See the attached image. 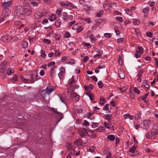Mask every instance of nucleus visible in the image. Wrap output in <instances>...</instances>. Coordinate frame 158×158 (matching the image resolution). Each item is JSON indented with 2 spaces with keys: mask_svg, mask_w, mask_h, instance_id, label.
<instances>
[{
  "mask_svg": "<svg viewBox=\"0 0 158 158\" xmlns=\"http://www.w3.org/2000/svg\"><path fill=\"white\" fill-rule=\"evenodd\" d=\"M143 84H144V86L147 88H148L149 87V85L147 84V81L144 80L143 82Z\"/></svg>",
  "mask_w": 158,
  "mask_h": 158,
  "instance_id": "42",
  "label": "nucleus"
},
{
  "mask_svg": "<svg viewBox=\"0 0 158 158\" xmlns=\"http://www.w3.org/2000/svg\"><path fill=\"white\" fill-rule=\"evenodd\" d=\"M10 14V12L9 11L8 8H4L2 12V14L4 17H6L9 16Z\"/></svg>",
  "mask_w": 158,
  "mask_h": 158,
  "instance_id": "10",
  "label": "nucleus"
},
{
  "mask_svg": "<svg viewBox=\"0 0 158 158\" xmlns=\"http://www.w3.org/2000/svg\"><path fill=\"white\" fill-rule=\"evenodd\" d=\"M13 70L11 68H9L6 71V73L8 75H9L11 73H13Z\"/></svg>",
  "mask_w": 158,
  "mask_h": 158,
  "instance_id": "31",
  "label": "nucleus"
},
{
  "mask_svg": "<svg viewBox=\"0 0 158 158\" xmlns=\"http://www.w3.org/2000/svg\"><path fill=\"white\" fill-rule=\"evenodd\" d=\"M88 135V133L86 132H83L80 134V136L82 138L83 137L86 136Z\"/></svg>",
  "mask_w": 158,
  "mask_h": 158,
  "instance_id": "46",
  "label": "nucleus"
},
{
  "mask_svg": "<svg viewBox=\"0 0 158 158\" xmlns=\"http://www.w3.org/2000/svg\"><path fill=\"white\" fill-rule=\"evenodd\" d=\"M12 81L13 82H14L17 81L18 80V77L16 76H14L11 79Z\"/></svg>",
  "mask_w": 158,
  "mask_h": 158,
  "instance_id": "55",
  "label": "nucleus"
},
{
  "mask_svg": "<svg viewBox=\"0 0 158 158\" xmlns=\"http://www.w3.org/2000/svg\"><path fill=\"white\" fill-rule=\"evenodd\" d=\"M70 97L74 98L75 100L78 101L80 99V96L77 95L76 93L72 92L70 94Z\"/></svg>",
  "mask_w": 158,
  "mask_h": 158,
  "instance_id": "5",
  "label": "nucleus"
},
{
  "mask_svg": "<svg viewBox=\"0 0 158 158\" xmlns=\"http://www.w3.org/2000/svg\"><path fill=\"white\" fill-rule=\"evenodd\" d=\"M41 95L43 98L45 100V98L46 95L48 96V95L47 94V93L46 90H42L41 91Z\"/></svg>",
  "mask_w": 158,
  "mask_h": 158,
  "instance_id": "17",
  "label": "nucleus"
},
{
  "mask_svg": "<svg viewBox=\"0 0 158 158\" xmlns=\"http://www.w3.org/2000/svg\"><path fill=\"white\" fill-rule=\"evenodd\" d=\"M0 72L3 73L5 72V69L1 64H0Z\"/></svg>",
  "mask_w": 158,
  "mask_h": 158,
  "instance_id": "62",
  "label": "nucleus"
},
{
  "mask_svg": "<svg viewBox=\"0 0 158 158\" xmlns=\"http://www.w3.org/2000/svg\"><path fill=\"white\" fill-rule=\"evenodd\" d=\"M68 149L69 151L71 152L69 153V154H71L72 155L74 154L75 150L74 148V147L71 144H69L68 147Z\"/></svg>",
  "mask_w": 158,
  "mask_h": 158,
  "instance_id": "9",
  "label": "nucleus"
},
{
  "mask_svg": "<svg viewBox=\"0 0 158 158\" xmlns=\"http://www.w3.org/2000/svg\"><path fill=\"white\" fill-rule=\"evenodd\" d=\"M55 88L54 87H51L50 86L49 87H47L46 88V90L48 95V97H49V95L50 94L55 90Z\"/></svg>",
  "mask_w": 158,
  "mask_h": 158,
  "instance_id": "6",
  "label": "nucleus"
},
{
  "mask_svg": "<svg viewBox=\"0 0 158 158\" xmlns=\"http://www.w3.org/2000/svg\"><path fill=\"white\" fill-rule=\"evenodd\" d=\"M138 51L140 53L143 54V48L142 47H139L138 48Z\"/></svg>",
  "mask_w": 158,
  "mask_h": 158,
  "instance_id": "60",
  "label": "nucleus"
},
{
  "mask_svg": "<svg viewBox=\"0 0 158 158\" xmlns=\"http://www.w3.org/2000/svg\"><path fill=\"white\" fill-rule=\"evenodd\" d=\"M53 37L56 40H59L61 37L60 35L57 34H54L53 35Z\"/></svg>",
  "mask_w": 158,
  "mask_h": 158,
  "instance_id": "27",
  "label": "nucleus"
},
{
  "mask_svg": "<svg viewBox=\"0 0 158 158\" xmlns=\"http://www.w3.org/2000/svg\"><path fill=\"white\" fill-rule=\"evenodd\" d=\"M107 139L110 140V141H113L115 139V137L114 135H108L107 136Z\"/></svg>",
  "mask_w": 158,
  "mask_h": 158,
  "instance_id": "21",
  "label": "nucleus"
},
{
  "mask_svg": "<svg viewBox=\"0 0 158 158\" xmlns=\"http://www.w3.org/2000/svg\"><path fill=\"white\" fill-rule=\"evenodd\" d=\"M96 148L93 146L90 147L89 150L91 152H94L95 151Z\"/></svg>",
  "mask_w": 158,
  "mask_h": 158,
  "instance_id": "56",
  "label": "nucleus"
},
{
  "mask_svg": "<svg viewBox=\"0 0 158 158\" xmlns=\"http://www.w3.org/2000/svg\"><path fill=\"white\" fill-rule=\"evenodd\" d=\"M112 116L111 114H106L105 116V118L108 121H110L111 120V116Z\"/></svg>",
  "mask_w": 158,
  "mask_h": 158,
  "instance_id": "45",
  "label": "nucleus"
},
{
  "mask_svg": "<svg viewBox=\"0 0 158 158\" xmlns=\"http://www.w3.org/2000/svg\"><path fill=\"white\" fill-rule=\"evenodd\" d=\"M105 130V128L103 126H100L95 129V131L97 132H104Z\"/></svg>",
  "mask_w": 158,
  "mask_h": 158,
  "instance_id": "16",
  "label": "nucleus"
},
{
  "mask_svg": "<svg viewBox=\"0 0 158 158\" xmlns=\"http://www.w3.org/2000/svg\"><path fill=\"white\" fill-rule=\"evenodd\" d=\"M135 149L136 148L134 146H132L130 148V152L131 153H135Z\"/></svg>",
  "mask_w": 158,
  "mask_h": 158,
  "instance_id": "50",
  "label": "nucleus"
},
{
  "mask_svg": "<svg viewBox=\"0 0 158 158\" xmlns=\"http://www.w3.org/2000/svg\"><path fill=\"white\" fill-rule=\"evenodd\" d=\"M75 81L73 77H72L69 80L68 84L69 85H72L73 84H74Z\"/></svg>",
  "mask_w": 158,
  "mask_h": 158,
  "instance_id": "20",
  "label": "nucleus"
},
{
  "mask_svg": "<svg viewBox=\"0 0 158 158\" xmlns=\"http://www.w3.org/2000/svg\"><path fill=\"white\" fill-rule=\"evenodd\" d=\"M119 89L121 91L122 93H124L125 91L127 90V88L126 87L124 86L122 88L119 87Z\"/></svg>",
  "mask_w": 158,
  "mask_h": 158,
  "instance_id": "35",
  "label": "nucleus"
},
{
  "mask_svg": "<svg viewBox=\"0 0 158 158\" xmlns=\"http://www.w3.org/2000/svg\"><path fill=\"white\" fill-rule=\"evenodd\" d=\"M98 123L93 122L92 123V126L93 128H95L98 127Z\"/></svg>",
  "mask_w": 158,
  "mask_h": 158,
  "instance_id": "57",
  "label": "nucleus"
},
{
  "mask_svg": "<svg viewBox=\"0 0 158 158\" xmlns=\"http://www.w3.org/2000/svg\"><path fill=\"white\" fill-rule=\"evenodd\" d=\"M43 42L48 44H49L51 43V41L49 40L48 39H44L43 40Z\"/></svg>",
  "mask_w": 158,
  "mask_h": 158,
  "instance_id": "54",
  "label": "nucleus"
},
{
  "mask_svg": "<svg viewBox=\"0 0 158 158\" xmlns=\"http://www.w3.org/2000/svg\"><path fill=\"white\" fill-rule=\"evenodd\" d=\"M62 11V9H58L56 11V13L59 17H60L61 16Z\"/></svg>",
  "mask_w": 158,
  "mask_h": 158,
  "instance_id": "39",
  "label": "nucleus"
},
{
  "mask_svg": "<svg viewBox=\"0 0 158 158\" xmlns=\"http://www.w3.org/2000/svg\"><path fill=\"white\" fill-rule=\"evenodd\" d=\"M89 38L90 40V41L93 43L97 40L95 36L92 34H90Z\"/></svg>",
  "mask_w": 158,
  "mask_h": 158,
  "instance_id": "13",
  "label": "nucleus"
},
{
  "mask_svg": "<svg viewBox=\"0 0 158 158\" xmlns=\"http://www.w3.org/2000/svg\"><path fill=\"white\" fill-rule=\"evenodd\" d=\"M143 71L142 69H140L138 72L137 76L138 77H141L143 73Z\"/></svg>",
  "mask_w": 158,
  "mask_h": 158,
  "instance_id": "25",
  "label": "nucleus"
},
{
  "mask_svg": "<svg viewBox=\"0 0 158 158\" xmlns=\"http://www.w3.org/2000/svg\"><path fill=\"white\" fill-rule=\"evenodd\" d=\"M68 7L70 8H76V6H74L73 4L70 2H68V4H67Z\"/></svg>",
  "mask_w": 158,
  "mask_h": 158,
  "instance_id": "30",
  "label": "nucleus"
},
{
  "mask_svg": "<svg viewBox=\"0 0 158 158\" xmlns=\"http://www.w3.org/2000/svg\"><path fill=\"white\" fill-rule=\"evenodd\" d=\"M68 2H61L60 5L61 6H64L66 8H67V4H68Z\"/></svg>",
  "mask_w": 158,
  "mask_h": 158,
  "instance_id": "41",
  "label": "nucleus"
},
{
  "mask_svg": "<svg viewBox=\"0 0 158 158\" xmlns=\"http://www.w3.org/2000/svg\"><path fill=\"white\" fill-rule=\"evenodd\" d=\"M141 113L139 112L135 114V117L136 119H139L141 118Z\"/></svg>",
  "mask_w": 158,
  "mask_h": 158,
  "instance_id": "40",
  "label": "nucleus"
},
{
  "mask_svg": "<svg viewBox=\"0 0 158 158\" xmlns=\"http://www.w3.org/2000/svg\"><path fill=\"white\" fill-rule=\"evenodd\" d=\"M83 124L85 125V126H89V123L88 121H87L86 120H85L84 121V122L83 123Z\"/></svg>",
  "mask_w": 158,
  "mask_h": 158,
  "instance_id": "58",
  "label": "nucleus"
},
{
  "mask_svg": "<svg viewBox=\"0 0 158 158\" xmlns=\"http://www.w3.org/2000/svg\"><path fill=\"white\" fill-rule=\"evenodd\" d=\"M103 12L104 10H101L99 11V12L96 14V17H100L102 15Z\"/></svg>",
  "mask_w": 158,
  "mask_h": 158,
  "instance_id": "28",
  "label": "nucleus"
},
{
  "mask_svg": "<svg viewBox=\"0 0 158 158\" xmlns=\"http://www.w3.org/2000/svg\"><path fill=\"white\" fill-rule=\"evenodd\" d=\"M149 9V8L148 7H146L143 9L142 10V12L143 13L147 14L148 12Z\"/></svg>",
  "mask_w": 158,
  "mask_h": 158,
  "instance_id": "52",
  "label": "nucleus"
},
{
  "mask_svg": "<svg viewBox=\"0 0 158 158\" xmlns=\"http://www.w3.org/2000/svg\"><path fill=\"white\" fill-rule=\"evenodd\" d=\"M12 3V1H9L8 2H4L2 4V6L4 8H8L10 6H11Z\"/></svg>",
  "mask_w": 158,
  "mask_h": 158,
  "instance_id": "4",
  "label": "nucleus"
},
{
  "mask_svg": "<svg viewBox=\"0 0 158 158\" xmlns=\"http://www.w3.org/2000/svg\"><path fill=\"white\" fill-rule=\"evenodd\" d=\"M98 84L99 88L101 89L103 87V84L102 82L101 81H99L98 82Z\"/></svg>",
  "mask_w": 158,
  "mask_h": 158,
  "instance_id": "53",
  "label": "nucleus"
},
{
  "mask_svg": "<svg viewBox=\"0 0 158 158\" xmlns=\"http://www.w3.org/2000/svg\"><path fill=\"white\" fill-rule=\"evenodd\" d=\"M133 24L135 25H138L140 23V22L137 19H135L133 20Z\"/></svg>",
  "mask_w": 158,
  "mask_h": 158,
  "instance_id": "36",
  "label": "nucleus"
},
{
  "mask_svg": "<svg viewBox=\"0 0 158 158\" xmlns=\"http://www.w3.org/2000/svg\"><path fill=\"white\" fill-rule=\"evenodd\" d=\"M66 63L69 64H73L75 63V60H73L70 59L69 60H68Z\"/></svg>",
  "mask_w": 158,
  "mask_h": 158,
  "instance_id": "47",
  "label": "nucleus"
},
{
  "mask_svg": "<svg viewBox=\"0 0 158 158\" xmlns=\"http://www.w3.org/2000/svg\"><path fill=\"white\" fill-rule=\"evenodd\" d=\"M104 36L106 38H110L111 37V35L110 33H105L104 34Z\"/></svg>",
  "mask_w": 158,
  "mask_h": 158,
  "instance_id": "59",
  "label": "nucleus"
},
{
  "mask_svg": "<svg viewBox=\"0 0 158 158\" xmlns=\"http://www.w3.org/2000/svg\"><path fill=\"white\" fill-rule=\"evenodd\" d=\"M82 20L85 21L88 23H89L91 22V20L90 18L87 17L82 18Z\"/></svg>",
  "mask_w": 158,
  "mask_h": 158,
  "instance_id": "29",
  "label": "nucleus"
},
{
  "mask_svg": "<svg viewBox=\"0 0 158 158\" xmlns=\"http://www.w3.org/2000/svg\"><path fill=\"white\" fill-rule=\"evenodd\" d=\"M135 34L137 36H139L140 34L139 29L136 28L135 30Z\"/></svg>",
  "mask_w": 158,
  "mask_h": 158,
  "instance_id": "44",
  "label": "nucleus"
},
{
  "mask_svg": "<svg viewBox=\"0 0 158 158\" xmlns=\"http://www.w3.org/2000/svg\"><path fill=\"white\" fill-rule=\"evenodd\" d=\"M116 19L120 22H123V20L122 17L120 16H118L116 18Z\"/></svg>",
  "mask_w": 158,
  "mask_h": 158,
  "instance_id": "51",
  "label": "nucleus"
},
{
  "mask_svg": "<svg viewBox=\"0 0 158 158\" xmlns=\"http://www.w3.org/2000/svg\"><path fill=\"white\" fill-rule=\"evenodd\" d=\"M101 24L100 22L99 21L96 22V23L93 25L91 27V30L94 31L97 28L100 26Z\"/></svg>",
  "mask_w": 158,
  "mask_h": 158,
  "instance_id": "12",
  "label": "nucleus"
},
{
  "mask_svg": "<svg viewBox=\"0 0 158 158\" xmlns=\"http://www.w3.org/2000/svg\"><path fill=\"white\" fill-rule=\"evenodd\" d=\"M55 67L53 66L52 67L50 70V76L52 78L54 76V75L55 73V71L54 70Z\"/></svg>",
  "mask_w": 158,
  "mask_h": 158,
  "instance_id": "14",
  "label": "nucleus"
},
{
  "mask_svg": "<svg viewBox=\"0 0 158 158\" xmlns=\"http://www.w3.org/2000/svg\"><path fill=\"white\" fill-rule=\"evenodd\" d=\"M100 104L101 106H103L106 102V101L104 98H103L102 97H101L100 99Z\"/></svg>",
  "mask_w": 158,
  "mask_h": 158,
  "instance_id": "22",
  "label": "nucleus"
},
{
  "mask_svg": "<svg viewBox=\"0 0 158 158\" xmlns=\"http://www.w3.org/2000/svg\"><path fill=\"white\" fill-rule=\"evenodd\" d=\"M68 14L66 12H63L62 13V16L64 21H67V17Z\"/></svg>",
  "mask_w": 158,
  "mask_h": 158,
  "instance_id": "26",
  "label": "nucleus"
},
{
  "mask_svg": "<svg viewBox=\"0 0 158 158\" xmlns=\"http://www.w3.org/2000/svg\"><path fill=\"white\" fill-rule=\"evenodd\" d=\"M109 104H106L103 107V110H108L109 109Z\"/></svg>",
  "mask_w": 158,
  "mask_h": 158,
  "instance_id": "61",
  "label": "nucleus"
},
{
  "mask_svg": "<svg viewBox=\"0 0 158 158\" xmlns=\"http://www.w3.org/2000/svg\"><path fill=\"white\" fill-rule=\"evenodd\" d=\"M43 16L42 13L38 12L35 13L34 15V17L36 19H39L41 18Z\"/></svg>",
  "mask_w": 158,
  "mask_h": 158,
  "instance_id": "11",
  "label": "nucleus"
},
{
  "mask_svg": "<svg viewBox=\"0 0 158 158\" xmlns=\"http://www.w3.org/2000/svg\"><path fill=\"white\" fill-rule=\"evenodd\" d=\"M41 56L43 58H45L46 56V55L45 53V51H43L42 50L41 51Z\"/></svg>",
  "mask_w": 158,
  "mask_h": 158,
  "instance_id": "43",
  "label": "nucleus"
},
{
  "mask_svg": "<svg viewBox=\"0 0 158 158\" xmlns=\"http://www.w3.org/2000/svg\"><path fill=\"white\" fill-rule=\"evenodd\" d=\"M134 90L135 92L138 94H139L140 93V91L137 87H135L134 88Z\"/></svg>",
  "mask_w": 158,
  "mask_h": 158,
  "instance_id": "64",
  "label": "nucleus"
},
{
  "mask_svg": "<svg viewBox=\"0 0 158 158\" xmlns=\"http://www.w3.org/2000/svg\"><path fill=\"white\" fill-rule=\"evenodd\" d=\"M31 78L30 79V81L31 83H34L33 80L39 79L40 77L38 75L37 72L36 71H34L32 73V75L31 76Z\"/></svg>",
  "mask_w": 158,
  "mask_h": 158,
  "instance_id": "3",
  "label": "nucleus"
},
{
  "mask_svg": "<svg viewBox=\"0 0 158 158\" xmlns=\"http://www.w3.org/2000/svg\"><path fill=\"white\" fill-rule=\"evenodd\" d=\"M32 12L31 8L29 6H23V9L22 12H20L22 15H30Z\"/></svg>",
  "mask_w": 158,
  "mask_h": 158,
  "instance_id": "2",
  "label": "nucleus"
},
{
  "mask_svg": "<svg viewBox=\"0 0 158 158\" xmlns=\"http://www.w3.org/2000/svg\"><path fill=\"white\" fill-rule=\"evenodd\" d=\"M141 125L142 128L143 129H147L148 127V126L147 124L146 121L143 122V123H141Z\"/></svg>",
  "mask_w": 158,
  "mask_h": 158,
  "instance_id": "15",
  "label": "nucleus"
},
{
  "mask_svg": "<svg viewBox=\"0 0 158 158\" xmlns=\"http://www.w3.org/2000/svg\"><path fill=\"white\" fill-rule=\"evenodd\" d=\"M21 78L22 81H23L25 83H31L30 81V79H25L24 77L23 76L21 77Z\"/></svg>",
  "mask_w": 158,
  "mask_h": 158,
  "instance_id": "32",
  "label": "nucleus"
},
{
  "mask_svg": "<svg viewBox=\"0 0 158 158\" xmlns=\"http://www.w3.org/2000/svg\"><path fill=\"white\" fill-rule=\"evenodd\" d=\"M28 45V44L27 41H22L21 44V46L22 48H26L27 47Z\"/></svg>",
  "mask_w": 158,
  "mask_h": 158,
  "instance_id": "19",
  "label": "nucleus"
},
{
  "mask_svg": "<svg viewBox=\"0 0 158 158\" xmlns=\"http://www.w3.org/2000/svg\"><path fill=\"white\" fill-rule=\"evenodd\" d=\"M123 117L125 119L127 118H128L131 120L133 119V116L129 113H127L124 114Z\"/></svg>",
  "mask_w": 158,
  "mask_h": 158,
  "instance_id": "18",
  "label": "nucleus"
},
{
  "mask_svg": "<svg viewBox=\"0 0 158 158\" xmlns=\"http://www.w3.org/2000/svg\"><path fill=\"white\" fill-rule=\"evenodd\" d=\"M81 24L80 23H78L76 24L72 28L74 30H77L78 29V28L79 25H80Z\"/></svg>",
  "mask_w": 158,
  "mask_h": 158,
  "instance_id": "33",
  "label": "nucleus"
},
{
  "mask_svg": "<svg viewBox=\"0 0 158 158\" xmlns=\"http://www.w3.org/2000/svg\"><path fill=\"white\" fill-rule=\"evenodd\" d=\"M146 35L149 37H152V34L150 32H147L146 33Z\"/></svg>",
  "mask_w": 158,
  "mask_h": 158,
  "instance_id": "63",
  "label": "nucleus"
},
{
  "mask_svg": "<svg viewBox=\"0 0 158 158\" xmlns=\"http://www.w3.org/2000/svg\"><path fill=\"white\" fill-rule=\"evenodd\" d=\"M118 74L120 78L122 79H124L125 77V74L124 71L120 69L118 70Z\"/></svg>",
  "mask_w": 158,
  "mask_h": 158,
  "instance_id": "8",
  "label": "nucleus"
},
{
  "mask_svg": "<svg viewBox=\"0 0 158 158\" xmlns=\"http://www.w3.org/2000/svg\"><path fill=\"white\" fill-rule=\"evenodd\" d=\"M158 134V126H154L151 132H149L145 134L146 137L148 139L155 138Z\"/></svg>",
  "mask_w": 158,
  "mask_h": 158,
  "instance_id": "1",
  "label": "nucleus"
},
{
  "mask_svg": "<svg viewBox=\"0 0 158 158\" xmlns=\"http://www.w3.org/2000/svg\"><path fill=\"white\" fill-rule=\"evenodd\" d=\"M55 24L57 27H59L61 24V22L60 20H58L55 22Z\"/></svg>",
  "mask_w": 158,
  "mask_h": 158,
  "instance_id": "49",
  "label": "nucleus"
},
{
  "mask_svg": "<svg viewBox=\"0 0 158 158\" xmlns=\"http://www.w3.org/2000/svg\"><path fill=\"white\" fill-rule=\"evenodd\" d=\"M56 18V15L52 14L51 16L49 17V19L51 21H54Z\"/></svg>",
  "mask_w": 158,
  "mask_h": 158,
  "instance_id": "23",
  "label": "nucleus"
},
{
  "mask_svg": "<svg viewBox=\"0 0 158 158\" xmlns=\"http://www.w3.org/2000/svg\"><path fill=\"white\" fill-rule=\"evenodd\" d=\"M140 53H139V51H136L135 54V56L136 58H138L140 57Z\"/></svg>",
  "mask_w": 158,
  "mask_h": 158,
  "instance_id": "48",
  "label": "nucleus"
},
{
  "mask_svg": "<svg viewBox=\"0 0 158 158\" xmlns=\"http://www.w3.org/2000/svg\"><path fill=\"white\" fill-rule=\"evenodd\" d=\"M1 40L3 42L6 43L9 41L10 40V37L6 35L2 36L1 38Z\"/></svg>",
  "mask_w": 158,
  "mask_h": 158,
  "instance_id": "7",
  "label": "nucleus"
},
{
  "mask_svg": "<svg viewBox=\"0 0 158 158\" xmlns=\"http://www.w3.org/2000/svg\"><path fill=\"white\" fill-rule=\"evenodd\" d=\"M104 126L106 128L109 129H111L112 128V125L111 124L107 123V122H105Z\"/></svg>",
  "mask_w": 158,
  "mask_h": 158,
  "instance_id": "24",
  "label": "nucleus"
},
{
  "mask_svg": "<svg viewBox=\"0 0 158 158\" xmlns=\"http://www.w3.org/2000/svg\"><path fill=\"white\" fill-rule=\"evenodd\" d=\"M61 52H59L58 50H55V52L54 53V56L55 57L59 56L60 55Z\"/></svg>",
  "mask_w": 158,
  "mask_h": 158,
  "instance_id": "38",
  "label": "nucleus"
},
{
  "mask_svg": "<svg viewBox=\"0 0 158 158\" xmlns=\"http://www.w3.org/2000/svg\"><path fill=\"white\" fill-rule=\"evenodd\" d=\"M30 3L33 6H37L39 5V4L37 2H34L31 0V1Z\"/></svg>",
  "mask_w": 158,
  "mask_h": 158,
  "instance_id": "34",
  "label": "nucleus"
},
{
  "mask_svg": "<svg viewBox=\"0 0 158 158\" xmlns=\"http://www.w3.org/2000/svg\"><path fill=\"white\" fill-rule=\"evenodd\" d=\"M87 118L91 120H93L95 119V117L92 115L90 113H88Z\"/></svg>",
  "mask_w": 158,
  "mask_h": 158,
  "instance_id": "37",
  "label": "nucleus"
}]
</instances>
